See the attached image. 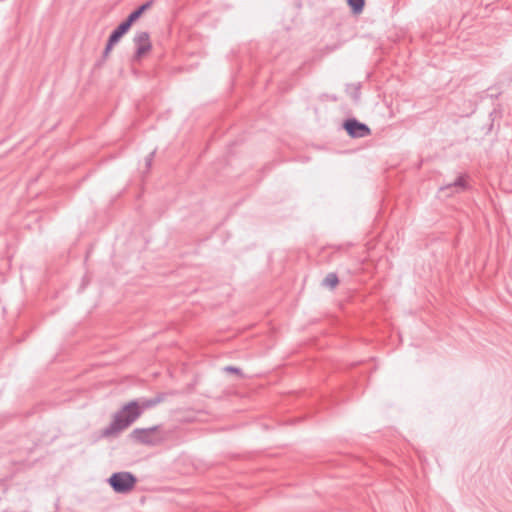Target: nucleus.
Segmentation results:
<instances>
[{"label": "nucleus", "mask_w": 512, "mask_h": 512, "mask_svg": "<svg viewBox=\"0 0 512 512\" xmlns=\"http://www.w3.org/2000/svg\"><path fill=\"white\" fill-rule=\"evenodd\" d=\"M160 429V425H154L148 428H135L129 434V439L135 443L155 446L161 442L162 439H157L154 433Z\"/></svg>", "instance_id": "obj_3"}, {"label": "nucleus", "mask_w": 512, "mask_h": 512, "mask_svg": "<svg viewBox=\"0 0 512 512\" xmlns=\"http://www.w3.org/2000/svg\"><path fill=\"white\" fill-rule=\"evenodd\" d=\"M467 175H460L457 179L440 188L441 191H450L449 195L453 193H461L466 191L469 188V185L466 181Z\"/></svg>", "instance_id": "obj_6"}, {"label": "nucleus", "mask_w": 512, "mask_h": 512, "mask_svg": "<svg viewBox=\"0 0 512 512\" xmlns=\"http://www.w3.org/2000/svg\"><path fill=\"white\" fill-rule=\"evenodd\" d=\"M339 283L336 273H328L322 281V285L330 289H334Z\"/></svg>", "instance_id": "obj_9"}, {"label": "nucleus", "mask_w": 512, "mask_h": 512, "mask_svg": "<svg viewBox=\"0 0 512 512\" xmlns=\"http://www.w3.org/2000/svg\"><path fill=\"white\" fill-rule=\"evenodd\" d=\"M116 44L117 43L114 42L113 40H111L109 38L107 39L104 51L102 53V58L96 63L97 66H100L106 60V58L109 56L110 52L112 51L113 47Z\"/></svg>", "instance_id": "obj_10"}, {"label": "nucleus", "mask_w": 512, "mask_h": 512, "mask_svg": "<svg viewBox=\"0 0 512 512\" xmlns=\"http://www.w3.org/2000/svg\"><path fill=\"white\" fill-rule=\"evenodd\" d=\"M135 52L132 57L133 62H140L141 59L152 49L150 35L147 31H139L133 38Z\"/></svg>", "instance_id": "obj_4"}, {"label": "nucleus", "mask_w": 512, "mask_h": 512, "mask_svg": "<svg viewBox=\"0 0 512 512\" xmlns=\"http://www.w3.org/2000/svg\"><path fill=\"white\" fill-rule=\"evenodd\" d=\"M132 25L129 24L127 20H123L109 35V39L113 40L114 42L118 43L121 38L128 33V31L131 29Z\"/></svg>", "instance_id": "obj_8"}, {"label": "nucleus", "mask_w": 512, "mask_h": 512, "mask_svg": "<svg viewBox=\"0 0 512 512\" xmlns=\"http://www.w3.org/2000/svg\"><path fill=\"white\" fill-rule=\"evenodd\" d=\"M348 5L354 14H360L363 11L365 0H348Z\"/></svg>", "instance_id": "obj_11"}, {"label": "nucleus", "mask_w": 512, "mask_h": 512, "mask_svg": "<svg viewBox=\"0 0 512 512\" xmlns=\"http://www.w3.org/2000/svg\"><path fill=\"white\" fill-rule=\"evenodd\" d=\"M153 4V0L146 1L134 9L126 18L129 24L133 25Z\"/></svg>", "instance_id": "obj_7"}, {"label": "nucleus", "mask_w": 512, "mask_h": 512, "mask_svg": "<svg viewBox=\"0 0 512 512\" xmlns=\"http://www.w3.org/2000/svg\"><path fill=\"white\" fill-rule=\"evenodd\" d=\"M137 477L128 471L114 472L107 479L110 487L119 494L131 492L137 484Z\"/></svg>", "instance_id": "obj_2"}, {"label": "nucleus", "mask_w": 512, "mask_h": 512, "mask_svg": "<svg viewBox=\"0 0 512 512\" xmlns=\"http://www.w3.org/2000/svg\"><path fill=\"white\" fill-rule=\"evenodd\" d=\"M344 128L353 138H364L371 134L370 128L356 119H348L344 122Z\"/></svg>", "instance_id": "obj_5"}, {"label": "nucleus", "mask_w": 512, "mask_h": 512, "mask_svg": "<svg viewBox=\"0 0 512 512\" xmlns=\"http://www.w3.org/2000/svg\"><path fill=\"white\" fill-rule=\"evenodd\" d=\"M156 150L154 149L152 152H150L146 158H145V166L146 169L149 170L152 166L153 158L155 156Z\"/></svg>", "instance_id": "obj_12"}, {"label": "nucleus", "mask_w": 512, "mask_h": 512, "mask_svg": "<svg viewBox=\"0 0 512 512\" xmlns=\"http://www.w3.org/2000/svg\"><path fill=\"white\" fill-rule=\"evenodd\" d=\"M174 394V392H170ZM169 393H158L153 398L133 399L125 403L114 413L110 424L101 431V438L109 439L117 437L121 432L130 427L142 413L163 402Z\"/></svg>", "instance_id": "obj_1"}, {"label": "nucleus", "mask_w": 512, "mask_h": 512, "mask_svg": "<svg viewBox=\"0 0 512 512\" xmlns=\"http://www.w3.org/2000/svg\"><path fill=\"white\" fill-rule=\"evenodd\" d=\"M224 371L227 372V373H234V374H237L239 376H242V372L239 368L237 367H234V366H226L224 367Z\"/></svg>", "instance_id": "obj_13"}]
</instances>
